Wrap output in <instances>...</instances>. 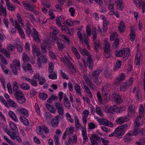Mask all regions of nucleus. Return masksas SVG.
Segmentation results:
<instances>
[{
	"label": "nucleus",
	"mask_w": 145,
	"mask_h": 145,
	"mask_svg": "<svg viewBox=\"0 0 145 145\" xmlns=\"http://www.w3.org/2000/svg\"><path fill=\"white\" fill-rule=\"evenodd\" d=\"M138 120L137 119L135 121V126L133 131L129 133L124 138L125 142H127L131 140L132 138V137L133 135H137L139 133H141L144 135L145 133V130L143 129H139V127L140 125V123H138Z\"/></svg>",
	"instance_id": "1"
},
{
	"label": "nucleus",
	"mask_w": 145,
	"mask_h": 145,
	"mask_svg": "<svg viewBox=\"0 0 145 145\" xmlns=\"http://www.w3.org/2000/svg\"><path fill=\"white\" fill-rule=\"evenodd\" d=\"M104 55L106 58H109L111 55V53L110 44L108 42L107 38H105L104 39Z\"/></svg>",
	"instance_id": "2"
},
{
	"label": "nucleus",
	"mask_w": 145,
	"mask_h": 145,
	"mask_svg": "<svg viewBox=\"0 0 145 145\" xmlns=\"http://www.w3.org/2000/svg\"><path fill=\"white\" fill-rule=\"evenodd\" d=\"M102 71V68H98L95 71L93 72L92 73V79L94 82L97 85L100 84L102 82L101 79L100 78H98Z\"/></svg>",
	"instance_id": "3"
},
{
	"label": "nucleus",
	"mask_w": 145,
	"mask_h": 145,
	"mask_svg": "<svg viewBox=\"0 0 145 145\" xmlns=\"http://www.w3.org/2000/svg\"><path fill=\"white\" fill-rule=\"evenodd\" d=\"M127 124H125L117 127L114 131L116 137L123 136L125 133V131L127 130Z\"/></svg>",
	"instance_id": "4"
},
{
	"label": "nucleus",
	"mask_w": 145,
	"mask_h": 145,
	"mask_svg": "<svg viewBox=\"0 0 145 145\" xmlns=\"http://www.w3.org/2000/svg\"><path fill=\"white\" fill-rule=\"evenodd\" d=\"M20 64L19 61L16 59H14L13 63L10 65L12 71L15 75H16L18 73V71L20 69Z\"/></svg>",
	"instance_id": "5"
},
{
	"label": "nucleus",
	"mask_w": 145,
	"mask_h": 145,
	"mask_svg": "<svg viewBox=\"0 0 145 145\" xmlns=\"http://www.w3.org/2000/svg\"><path fill=\"white\" fill-rule=\"evenodd\" d=\"M37 64L39 67H40L42 66V63L46 64L48 61V59L46 56L40 53L39 55L37 56Z\"/></svg>",
	"instance_id": "6"
},
{
	"label": "nucleus",
	"mask_w": 145,
	"mask_h": 145,
	"mask_svg": "<svg viewBox=\"0 0 145 145\" xmlns=\"http://www.w3.org/2000/svg\"><path fill=\"white\" fill-rule=\"evenodd\" d=\"M133 78H131L127 82L123 83L120 85V90L123 92L125 91L133 83Z\"/></svg>",
	"instance_id": "7"
},
{
	"label": "nucleus",
	"mask_w": 145,
	"mask_h": 145,
	"mask_svg": "<svg viewBox=\"0 0 145 145\" xmlns=\"http://www.w3.org/2000/svg\"><path fill=\"white\" fill-rule=\"evenodd\" d=\"M111 88V85L108 83L106 84L103 86L102 89V94L103 96L104 97V99H106L108 95L109 94Z\"/></svg>",
	"instance_id": "8"
},
{
	"label": "nucleus",
	"mask_w": 145,
	"mask_h": 145,
	"mask_svg": "<svg viewBox=\"0 0 145 145\" xmlns=\"http://www.w3.org/2000/svg\"><path fill=\"white\" fill-rule=\"evenodd\" d=\"M55 37H54V38H53V39L54 40V42L57 43L59 50V51H62L65 47L64 41L61 39H59L58 38H55Z\"/></svg>",
	"instance_id": "9"
},
{
	"label": "nucleus",
	"mask_w": 145,
	"mask_h": 145,
	"mask_svg": "<svg viewBox=\"0 0 145 145\" xmlns=\"http://www.w3.org/2000/svg\"><path fill=\"white\" fill-rule=\"evenodd\" d=\"M54 105L57 110L58 114L61 116H63L64 113V108L62 104L58 102H56Z\"/></svg>",
	"instance_id": "10"
},
{
	"label": "nucleus",
	"mask_w": 145,
	"mask_h": 145,
	"mask_svg": "<svg viewBox=\"0 0 145 145\" xmlns=\"http://www.w3.org/2000/svg\"><path fill=\"white\" fill-rule=\"evenodd\" d=\"M82 62L86 68L88 66L89 69L91 70L92 69L93 66V63L90 56H89L87 58V63L86 62L84 58L82 59Z\"/></svg>",
	"instance_id": "11"
},
{
	"label": "nucleus",
	"mask_w": 145,
	"mask_h": 145,
	"mask_svg": "<svg viewBox=\"0 0 145 145\" xmlns=\"http://www.w3.org/2000/svg\"><path fill=\"white\" fill-rule=\"evenodd\" d=\"M15 28L18 30L20 35L22 37L24 38L25 35L22 29L21 28L20 25L17 22L16 20L15 21Z\"/></svg>",
	"instance_id": "12"
},
{
	"label": "nucleus",
	"mask_w": 145,
	"mask_h": 145,
	"mask_svg": "<svg viewBox=\"0 0 145 145\" xmlns=\"http://www.w3.org/2000/svg\"><path fill=\"white\" fill-rule=\"evenodd\" d=\"M112 97L118 104L121 103L123 101L121 97L116 93H113L112 94Z\"/></svg>",
	"instance_id": "13"
},
{
	"label": "nucleus",
	"mask_w": 145,
	"mask_h": 145,
	"mask_svg": "<svg viewBox=\"0 0 145 145\" xmlns=\"http://www.w3.org/2000/svg\"><path fill=\"white\" fill-rule=\"evenodd\" d=\"M112 97L118 104L121 103L123 101L121 97L116 93H113L112 94Z\"/></svg>",
	"instance_id": "14"
},
{
	"label": "nucleus",
	"mask_w": 145,
	"mask_h": 145,
	"mask_svg": "<svg viewBox=\"0 0 145 145\" xmlns=\"http://www.w3.org/2000/svg\"><path fill=\"white\" fill-rule=\"evenodd\" d=\"M33 77L38 80L39 84L40 85H43L46 82V80L43 77H40L38 74H35Z\"/></svg>",
	"instance_id": "15"
},
{
	"label": "nucleus",
	"mask_w": 145,
	"mask_h": 145,
	"mask_svg": "<svg viewBox=\"0 0 145 145\" xmlns=\"http://www.w3.org/2000/svg\"><path fill=\"white\" fill-rule=\"evenodd\" d=\"M32 30L33 33L32 35L33 39L39 43L40 42L41 40L39 38V35L38 32L34 28H33Z\"/></svg>",
	"instance_id": "16"
},
{
	"label": "nucleus",
	"mask_w": 145,
	"mask_h": 145,
	"mask_svg": "<svg viewBox=\"0 0 145 145\" xmlns=\"http://www.w3.org/2000/svg\"><path fill=\"white\" fill-rule=\"evenodd\" d=\"M128 118L129 117L125 116L120 117L116 119L117 123L120 125L122 124L125 122L128 121Z\"/></svg>",
	"instance_id": "17"
},
{
	"label": "nucleus",
	"mask_w": 145,
	"mask_h": 145,
	"mask_svg": "<svg viewBox=\"0 0 145 145\" xmlns=\"http://www.w3.org/2000/svg\"><path fill=\"white\" fill-rule=\"evenodd\" d=\"M63 99L64 100L63 102L64 105L67 108H70L71 106V104L67 98V95L66 94H65L64 95Z\"/></svg>",
	"instance_id": "18"
},
{
	"label": "nucleus",
	"mask_w": 145,
	"mask_h": 145,
	"mask_svg": "<svg viewBox=\"0 0 145 145\" xmlns=\"http://www.w3.org/2000/svg\"><path fill=\"white\" fill-rule=\"evenodd\" d=\"M59 116L57 115L55 116L52 120L51 121V125L54 127L57 126L59 123Z\"/></svg>",
	"instance_id": "19"
},
{
	"label": "nucleus",
	"mask_w": 145,
	"mask_h": 145,
	"mask_svg": "<svg viewBox=\"0 0 145 145\" xmlns=\"http://www.w3.org/2000/svg\"><path fill=\"white\" fill-rule=\"evenodd\" d=\"M10 137L13 140H14L15 139H16L20 142H22L21 138L19 136L16 132H12V134L11 135H10Z\"/></svg>",
	"instance_id": "20"
},
{
	"label": "nucleus",
	"mask_w": 145,
	"mask_h": 145,
	"mask_svg": "<svg viewBox=\"0 0 145 145\" xmlns=\"http://www.w3.org/2000/svg\"><path fill=\"white\" fill-rule=\"evenodd\" d=\"M139 116L138 118H137L135 120L137 119H138V123H140V118H142V115L144 113V108L143 107V105L142 104H141L140 105V106L139 108Z\"/></svg>",
	"instance_id": "21"
},
{
	"label": "nucleus",
	"mask_w": 145,
	"mask_h": 145,
	"mask_svg": "<svg viewBox=\"0 0 145 145\" xmlns=\"http://www.w3.org/2000/svg\"><path fill=\"white\" fill-rule=\"evenodd\" d=\"M128 114L129 116H134L135 113V110L134 107H133L132 106L130 105L128 109Z\"/></svg>",
	"instance_id": "22"
},
{
	"label": "nucleus",
	"mask_w": 145,
	"mask_h": 145,
	"mask_svg": "<svg viewBox=\"0 0 145 145\" xmlns=\"http://www.w3.org/2000/svg\"><path fill=\"white\" fill-rule=\"evenodd\" d=\"M129 48H124L123 49V54L124 56L123 59L125 60H126L128 58L130 54Z\"/></svg>",
	"instance_id": "23"
},
{
	"label": "nucleus",
	"mask_w": 145,
	"mask_h": 145,
	"mask_svg": "<svg viewBox=\"0 0 145 145\" xmlns=\"http://www.w3.org/2000/svg\"><path fill=\"white\" fill-rule=\"evenodd\" d=\"M22 3L24 6L25 7L26 9L31 11H33V9L34 7L33 5L26 3L25 2H23Z\"/></svg>",
	"instance_id": "24"
},
{
	"label": "nucleus",
	"mask_w": 145,
	"mask_h": 145,
	"mask_svg": "<svg viewBox=\"0 0 145 145\" xmlns=\"http://www.w3.org/2000/svg\"><path fill=\"white\" fill-rule=\"evenodd\" d=\"M23 79L29 82L33 86H37V81L36 80H34L33 79H30L27 77H24Z\"/></svg>",
	"instance_id": "25"
},
{
	"label": "nucleus",
	"mask_w": 145,
	"mask_h": 145,
	"mask_svg": "<svg viewBox=\"0 0 145 145\" xmlns=\"http://www.w3.org/2000/svg\"><path fill=\"white\" fill-rule=\"evenodd\" d=\"M32 52L33 54H36V56L39 55L40 53L39 49L37 48V46L34 45L32 46Z\"/></svg>",
	"instance_id": "26"
},
{
	"label": "nucleus",
	"mask_w": 145,
	"mask_h": 145,
	"mask_svg": "<svg viewBox=\"0 0 145 145\" xmlns=\"http://www.w3.org/2000/svg\"><path fill=\"white\" fill-rule=\"evenodd\" d=\"M65 17L63 16H61L56 18V24L59 26H61V22H63L65 20Z\"/></svg>",
	"instance_id": "27"
},
{
	"label": "nucleus",
	"mask_w": 145,
	"mask_h": 145,
	"mask_svg": "<svg viewBox=\"0 0 145 145\" xmlns=\"http://www.w3.org/2000/svg\"><path fill=\"white\" fill-rule=\"evenodd\" d=\"M18 112L20 114L26 117H27L28 116V113L27 110L23 108H21Z\"/></svg>",
	"instance_id": "28"
},
{
	"label": "nucleus",
	"mask_w": 145,
	"mask_h": 145,
	"mask_svg": "<svg viewBox=\"0 0 145 145\" xmlns=\"http://www.w3.org/2000/svg\"><path fill=\"white\" fill-rule=\"evenodd\" d=\"M19 86L21 88L25 90H28L30 88L29 86L24 82H23L22 84H20Z\"/></svg>",
	"instance_id": "29"
},
{
	"label": "nucleus",
	"mask_w": 145,
	"mask_h": 145,
	"mask_svg": "<svg viewBox=\"0 0 145 145\" xmlns=\"http://www.w3.org/2000/svg\"><path fill=\"white\" fill-rule=\"evenodd\" d=\"M9 116L14 121L17 122L18 121L15 114L12 111H9L8 113Z\"/></svg>",
	"instance_id": "30"
},
{
	"label": "nucleus",
	"mask_w": 145,
	"mask_h": 145,
	"mask_svg": "<svg viewBox=\"0 0 145 145\" xmlns=\"http://www.w3.org/2000/svg\"><path fill=\"white\" fill-rule=\"evenodd\" d=\"M18 103L21 104H22L25 101V99L23 95L18 97L16 98Z\"/></svg>",
	"instance_id": "31"
},
{
	"label": "nucleus",
	"mask_w": 145,
	"mask_h": 145,
	"mask_svg": "<svg viewBox=\"0 0 145 145\" xmlns=\"http://www.w3.org/2000/svg\"><path fill=\"white\" fill-rule=\"evenodd\" d=\"M46 106L48 110L51 112L53 113H55L56 112V109L54 107L50 105L47 104L46 105Z\"/></svg>",
	"instance_id": "32"
},
{
	"label": "nucleus",
	"mask_w": 145,
	"mask_h": 145,
	"mask_svg": "<svg viewBox=\"0 0 145 145\" xmlns=\"http://www.w3.org/2000/svg\"><path fill=\"white\" fill-rule=\"evenodd\" d=\"M130 40L133 42L135 38V33L134 32V28L132 27L130 30Z\"/></svg>",
	"instance_id": "33"
},
{
	"label": "nucleus",
	"mask_w": 145,
	"mask_h": 145,
	"mask_svg": "<svg viewBox=\"0 0 145 145\" xmlns=\"http://www.w3.org/2000/svg\"><path fill=\"white\" fill-rule=\"evenodd\" d=\"M102 124L111 127L113 125V123L106 120L103 119L101 120Z\"/></svg>",
	"instance_id": "34"
},
{
	"label": "nucleus",
	"mask_w": 145,
	"mask_h": 145,
	"mask_svg": "<svg viewBox=\"0 0 145 145\" xmlns=\"http://www.w3.org/2000/svg\"><path fill=\"white\" fill-rule=\"evenodd\" d=\"M2 13L3 14V15L5 17L7 15V12L6 8L5 7H4L2 5H0V15H1Z\"/></svg>",
	"instance_id": "35"
},
{
	"label": "nucleus",
	"mask_w": 145,
	"mask_h": 145,
	"mask_svg": "<svg viewBox=\"0 0 145 145\" xmlns=\"http://www.w3.org/2000/svg\"><path fill=\"white\" fill-rule=\"evenodd\" d=\"M74 88L76 93H78L80 96H81L82 93L80 85L77 84H76L74 86Z\"/></svg>",
	"instance_id": "36"
},
{
	"label": "nucleus",
	"mask_w": 145,
	"mask_h": 145,
	"mask_svg": "<svg viewBox=\"0 0 145 145\" xmlns=\"http://www.w3.org/2000/svg\"><path fill=\"white\" fill-rule=\"evenodd\" d=\"M118 30L121 32H123L125 30V28L123 22H121L118 26Z\"/></svg>",
	"instance_id": "37"
},
{
	"label": "nucleus",
	"mask_w": 145,
	"mask_h": 145,
	"mask_svg": "<svg viewBox=\"0 0 145 145\" xmlns=\"http://www.w3.org/2000/svg\"><path fill=\"white\" fill-rule=\"evenodd\" d=\"M94 47L95 49L96 50V51L99 48L100 46V44L99 40H97L93 41Z\"/></svg>",
	"instance_id": "38"
},
{
	"label": "nucleus",
	"mask_w": 145,
	"mask_h": 145,
	"mask_svg": "<svg viewBox=\"0 0 145 145\" xmlns=\"http://www.w3.org/2000/svg\"><path fill=\"white\" fill-rule=\"evenodd\" d=\"M83 31L82 30H80L77 32V35L79 38L80 42L82 44H83L84 42L83 38V35L84 34L83 33Z\"/></svg>",
	"instance_id": "39"
},
{
	"label": "nucleus",
	"mask_w": 145,
	"mask_h": 145,
	"mask_svg": "<svg viewBox=\"0 0 145 145\" xmlns=\"http://www.w3.org/2000/svg\"><path fill=\"white\" fill-rule=\"evenodd\" d=\"M9 126L11 129L14 131L16 132L18 130V128L16 125L13 122H11L9 124Z\"/></svg>",
	"instance_id": "40"
},
{
	"label": "nucleus",
	"mask_w": 145,
	"mask_h": 145,
	"mask_svg": "<svg viewBox=\"0 0 145 145\" xmlns=\"http://www.w3.org/2000/svg\"><path fill=\"white\" fill-rule=\"evenodd\" d=\"M30 25H28L26 26V29L27 34L29 37H30L31 35H32L33 33L32 32V30L31 28L29 26Z\"/></svg>",
	"instance_id": "41"
},
{
	"label": "nucleus",
	"mask_w": 145,
	"mask_h": 145,
	"mask_svg": "<svg viewBox=\"0 0 145 145\" xmlns=\"http://www.w3.org/2000/svg\"><path fill=\"white\" fill-rule=\"evenodd\" d=\"M6 3L7 6L8 10L11 11L14 10V7L10 3L9 0L8 1V2H6Z\"/></svg>",
	"instance_id": "42"
},
{
	"label": "nucleus",
	"mask_w": 145,
	"mask_h": 145,
	"mask_svg": "<svg viewBox=\"0 0 145 145\" xmlns=\"http://www.w3.org/2000/svg\"><path fill=\"white\" fill-rule=\"evenodd\" d=\"M91 137L92 138L91 139V140H94V141L97 142L99 141L100 140L99 137L97 134L92 135Z\"/></svg>",
	"instance_id": "43"
},
{
	"label": "nucleus",
	"mask_w": 145,
	"mask_h": 145,
	"mask_svg": "<svg viewBox=\"0 0 145 145\" xmlns=\"http://www.w3.org/2000/svg\"><path fill=\"white\" fill-rule=\"evenodd\" d=\"M48 72L51 73L54 72V65L52 62L50 63L48 66Z\"/></svg>",
	"instance_id": "44"
},
{
	"label": "nucleus",
	"mask_w": 145,
	"mask_h": 145,
	"mask_svg": "<svg viewBox=\"0 0 145 145\" xmlns=\"http://www.w3.org/2000/svg\"><path fill=\"white\" fill-rule=\"evenodd\" d=\"M87 85L93 90H96V86L92 82V81L88 84Z\"/></svg>",
	"instance_id": "45"
},
{
	"label": "nucleus",
	"mask_w": 145,
	"mask_h": 145,
	"mask_svg": "<svg viewBox=\"0 0 145 145\" xmlns=\"http://www.w3.org/2000/svg\"><path fill=\"white\" fill-rule=\"evenodd\" d=\"M65 58L68 63V66L69 67V69H71L72 70L74 69V68L73 66V65L72 63L70 61L69 59L68 58H67L65 56Z\"/></svg>",
	"instance_id": "46"
},
{
	"label": "nucleus",
	"mask_w": 145,
	"mask_h": 145,
	"mask_svg": "<svg viewBox=\"0 0 145 145\" xmlns=\"http://www.w3.org/2000/svg\"><path fill=\"white\" fill-rule=\"evenodd\" d=\"M48 76L50 79H57V75L55 72H54L51 73H49L48 75Z\"/></svg>",
	"instance_id": "47"
},
{
	"label": "nucleus",
	"mask_w": 145,
	"mask_h": 145,
	"mask_svg": "<svg viewBox=\"0 0 145 145\" xmlns=\"http://www.w3.org/2000/svg\"><path fill=\"white\" fill-rule=\"evenodd\" d=\"M59 137L60 136L59 135H56L54 136V140L56 145L59 144Z\"/></svg>",
	"instance_id": "48"
},
{
	"label": "nucleus",
	"mask_w": 145,
	"mask_h": 145,
	"mask_svg": "<svg viewBox=\"0 0 145 145\" xmlns=\"http://www.w3.org/2000/svg\"><path fill=\"white\" fill-rule=\"evenodd\" d=\"M7 102L10 106L14 107L17 106L15 103L10 99H7Z\"/></svg>",
	"instance_id": "49"
},
{
	"label": "nucleus",
	"mask_w": 145,
	"mask_h": 145,
	"mask_svg": "<svg viewBox=\"0 0 145 145\" xmlns=\"http://www.w3.org/2000/svg\"><path fill=\"white\" fill-rule=\"evenodd\" d=\"M40 99L43 100H45L48 97V95L44 93H40L39 94Z\"/></svg>",
	"instance_id": "50"
},
{
	"label": "nucleus",
	"mask_w": 145,
	"mask_h": 145,
	"mask_svg": "<svg viewBox=\"0 0 145 145\" xmlns=\"http://www.w3.org/2000/svg\"><path fill=\"white\" fill-rule=\"evenodd\" d=\"M3 129L5 132L10 136V135H11L12 134V132H10V129L8 128L6 126H3Z\"/></svg>",
	"instance_id": "51"
},
{
	"label": "nucleus",
	"mask_w": 145,
	"mask_h": 145,
	"mask_svg": "<svg viewBox=\"0 0 145 145\" xmlns=\"http://www.w3.org/2000/svg\"><path fill=\"white\" fill-rule=\"evenodd\" d=\"M119 45V40L118 39H115L112 44V47L114 48H116Z\"/></svg>",
	"instance_id": "52"
},
{
	"label": "nucleus",
	"mask_w": 145,
	"mask_h": 145,
	"mask_svg": "<svg viewBox=\"0 0 145 145\" xmlns=\"http://www.w3.org/2000/svg\"><path fill=\"white\" fill-rule=\"evenodd\" d=\"M59 32V30L57 29L56 28H53V31L52 33V38L53 39V37H54L53 38H54V37H55V38H58V37H56V35H57L58 33Z\"/></svg>",
	"instance_id": "53"
},
{
	"label": "nucleus",
	"mask_w": 145,
	"mask_h": 145,
	"mask_svg": "<svg viewBox=\"0 0 145 145\" xmlns=\"http://www.w3.org/2000/svg\"><path fill=\"white\" fill-rule=\"evenodd\" d=\"M121 61H118L116 62L114 69V71H116L119 69L121 66Z\"/></svg>",
	"instance_id": "54"
},
{
	"label": "nucleus",
	"mask_w": 145,
	"mask_h": 145,
	"mask_svg": "<svg viewBox=\"0 0 145 145\" xmlns=\"http://www.w3.org/2000/svg\"><path fill=\"white\" fill-rule=\"evenodd\" d=\"M17 84H18L16 81L14 82L13 85V93L19 90L18 89V87Z\"/></svg>",
	"instance_id": "55"
},
{
	"label": "nucleus",
	"mask_w": 145,
	"mask_h": 145,
	"mask_svg": "<svg viewBox=\"0 0 145 145\" xmlns=\"http://www.w3.org/2000/svg\"><path fill=\"white\" fill-rule=\"evenodd\" d=\"M117 33L116 32L114 33L111 35L110 37V40L111 41H112L114 39H118L117 38Z\"/></svg>",
	"instance_id": "56"
},
{
	"label": "nucleus",
	"mask_w": 145,
	"mask_h": 145,
	"mask_svg": "<svg viewBox=\"0 0 145 145\" xmlns=\"http://www.w3.org/2000/svg\"><path fill=\"white\" fill-rule=\"evenodd\" d=\"M116 106H110L108 109V111L109 112L114 114V112H116Z\"/></svg>",
	"instance_id": "57"
},
{
	"label": "nucleus",
	"mask_w": 145,
	"mask_h": 145,
	"mask_svg": "<svg viewBox=\"0 0 145 145\" xmlns=\"http://www.w3.org/2000/svg\"><path fill=\"white\" fill-rule=\"evenodd\" d=\"M60 72L62 77L63 78L66 79L67 80L69 79V78L68 76L65 73L63 72L62 70H60Z\"/></svg>",
	"instance_id": "58"
},
{
	"label": "nucleus",
	"mask_w": 145,
	"mask_h": 145,
	"mask_svg": "<svg viewBox=\"0 0 145 145\" xmlns=\"http://www.w3.org/2000/svg\"><path fill=\"white\" fill-rule=\"evenodd\" d=\"M14 95L16 98L18 97H19L20 96L23 95V93L22 92V91L19 90L16 91L15 92L13 93Z\"/></svg>",
	"instance_id": "59"
},
{
	"label": "nucleus",
	"mask_w": 145,
	"mask_h": 145,
	"mask_svg": "<svg viewBox=\"0 0 145 145\" xmlns=\"http://www.w3.org/2000/svg\"><path fill=\"white\" fill-rule=\"evenodd\" d=\"M75 125L77 130L79 129L80 128H81V125L80 123L78 120L77 118L75 120Z\"/></svg>",
	"instance_id": "60"
},
{
	"label": "nucleus",
	"mask_w": 145,
	"mask_h": 145,
	"mask_svg": "<svg viewBox=\"0 0 145 145\" xmlns=\"http://www.w3.org/2000/svg\"><path fill=\"white\" fill-rule=\"evenodd\" d=\"M123 49L124 48H123L119 51L116 52V56H117L119 57H121L123 56Z\"/></svg>",
	"instance_id": "61"
},
{
	"label": "nucleus",
	"mask_w": 145,
	"mask_h": 145,
	"mask_svg": "<svg viewBox=\"0 0 145 145\" xmlns=\"http://www.w3.org/2000/svg\"><path fill=\"white\" fill-rule=\"evenodd\" d=\"M88 36H87L85 34H84V41L85 43L88 47H89V44Z\"/></svg>",
	"instance_id": "62"
},
{
	"label": "nucleus",
	"mask_w": 145,
	"mask_h": 145,
	"mask_svg": "<svg viewBox=\"0 0 145 145\" xmlns=\"http://www.w3.org/2000/svg\"><path fill=\"white\" fill-rule=\"evenodd\" d=\"M43 45L48 50H50L51 48L50 45L46 41H43Z\"/></svg>",
	"instance_id": "63"
},
{
	"label": "nucleus",
	"mask_w": 145,
	"mask_h": 145,
	"mask_svg": "<svg viewBox=\"0 0 145 145\" xmlns=\"http://www.w3.org/2000/svg\"><path fill=\"white\" fill-rule=\"evenodd\" d=\"M74 129V128L73 127H71L69 129H67L65 131L67 132L68 135H69L73 133Z\"/></svg>",
	"instance_id": "64"
}]
</instances>
